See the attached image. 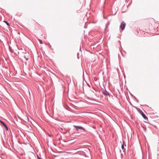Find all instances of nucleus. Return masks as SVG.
<instances>
[{
    "label": "nucleus",
    "instance_id": "nucleus-1",
    "mask_svg": "<svg viewBox=\"0 0 159 159\" xmlns=\"http://www.w3.org/2000/svg\"><path fill=\"white\" fill-rule=\"evenodd\" d=\"M125 26V23L123 21H122L120 25V28L123 31L124 30Z\"/></svg>",
    "mask_w": 159,
    "mask_h": 159
},
{
    "label": "nucleus",
    "instance_id": "nucleus-2",
    "mask_svg": "<svg viewBox=\"0 0 159 159\" xmlns=\"http://www.w3.org/2000/svg\"><path fill=\"white\" fill-rule=\"evenodd\" d=\"M74 127L75 128H76L77 130H78V129H82L83 130H84V129L82 127L77 126L76 125H74Z\"/></svg>",
    "mask_w": 159,
    "mask_h": 159
},
{
    "label": "nucleus",
    "instance_id": "nucleus-3",
    "mask_svg": "<svg viewBox=\"0 0 159 159\" xmlns=\"http://www.w3.org/2000/svg\"><path fill=\"white\" fill-rule=\"evenodd\" d=\"M0 122L2 123V124L6 128L7 130H8V128L6 125L2 121L0 120Z\"/></svg>",
    "mask_w": 159,
    "mask_h": 159
},
{
    "label": "nucleus",
    "instance_id": "nucleus-4",
    "mask_svg": "<svg viewBox=\"0 0 159 159\" xmlns=\"http://www.w3.org/2000/svg\"><path fill=\"white\" fill-rule=\"evenodd\" d=\"M103 93L105 96H107L108 95V93L106 90L103 91Z\"/></svg>",
    "mask_w": 159,
    "mask_h": 159
},
{
    "label": "nucleus",
    "instance_id": "nucleus-5",
    "mask_svg": "<svg viewBox=\"0 0 159 159\" xmlns=\"http://www.w3.org/2000/svg\"><path fill=\"white\" fill-rule=\"evenodd\" d=\"M142 116H143V117L145 119H147V117H146V116H145V115L144 114H143V113H142Z\"/></svg>",
    "mask_w": 159,
    "mask_h": 159
},
{
    "label": "nucleus",
    "instance_id": "nucleus-6",
    "mask_svg": "<svg viewBox=\"0 0 159 159\" xmlns=\"http://www.w3.org/2000/svg\"><path fill=\"white\" fill-rule=\"evenodd\" d=\"M38 40L39 41L40 43L41 44H43V43L42 42V41L40 39H38Z\"/></svg>",
    "mask_w": 159,
    "mask_h": 159
},
{
    "label": "nucleus",
    "instance_id": "nucleus-7",
    "mask_svg": "<svg viewBox=\"0 0 159 159\" xmlns=\"http://www.w3.org/2000/svg\"><path fill=\"white\" fill-rule=\"evenodd\" d=\"M4 22H5L8 25H9V24L7 21H4Z\"/></svg>",
    "mask_w": 159,
    "mask_h": 159
},
{
    "label": "nucleus",
    "instance_id": "nucleus-8",
    "mask_svg": "<svg viewBox=\"0 0 159 159\" xmlns=\"http://www.w3.org/2000/svg\"><path fill=\"white\" fill-rule=\"evenodd\" d=\"M121 148H122V149H123V148H124V145H122Z\"/></svg>",
    "mask_w": 159,
    "mask_h": 159
},
{
    "label": "nucleus",
    "instance_id": "nucleus-9",
    "mask_svg": "<svg viewBox=\"0 0 159 159\" xmlns=\"http://www.w3.org/2000/svg\"><path fill=\"white\" fill-rule=\"evenodd\" d=\"M37 158H38V159H41V158L39 157L38 156H37Z\"/></svg>",
    "mask_w": 159,
    "mask_h": 159
},
{
    "label": "nucleus",
    "instance_id": "nucleus-10",
    "mask_svg": "<svg viewBox=\"0 0 159 159\" xmlns=\"http://www.w3.org/2000/svg\"><path fill=\"white\" fill-rule=\"evenodd\" d=\"M25 58L27 60H28V58H25Z\"/></svg>",
    "mask_w": 159,
    "mask_h": 159
},
{
    "label": "nucleus",
    "instance_id": "nucleus-11",
    "mask_svg": "<svg viewBox=\"0 0 159 159\" xmlns=\"http://www.w3.org/2000/svg\"><path fill=\"white\" fill-rule=\"evenodd\" d=\"M49 46L50 48H51V45H50V44H49Z\"/></svg>",
    "mask_w": 159,
    "mask_h": 159
}]
</instances>
